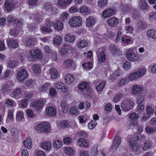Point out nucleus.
Instances as JSON below:
<instances>
[{
  "label": "nucleus",
  "mask_w": 156,
  "mask_h": 156,
  "mask_svg": "<svg viewBox=\"0 0 156 156\" xmlns=\"http://www.w3.org/2000/svg\"><path fill=\"white\" fill-rule=\"evenodd\" d=\"M135 47H132L127 50L126 53V57L128 60L131 62L138 61V56L135 53Z\"/></svg>",
  "instance_id": "nucleus-1"
},
{
  "label": "nucleus",
  "mask_w": 156,
  "mask_h": 156,
  "mask_svg": "<svg viewBox=\"0 0 156 156\" xmlns=\"http://www.w3.org/2000/svg\"><path fill=\"white\" fill-rule=\"evenodd\" d=\"M42 58V55L40 50H32L29 53L28 60L30 62L34 61L37 59H41Z\"/></svg>",
  "instance_id": "nucleus-2"
},
{
  "label": "nucleus",
  "mask_w": 156,
  "mask_h": 156,
  "mask_svg": "<svg viewBox=\"0 0 156 156\" xmlns=\"http://www.w3.org/2000/svg\"><path fill=\"white\" fill-rule=\"evenodd\" d=\"M68 23L71 27H80L82 25V19L78 16H73L69 20Z\"/></svg>",
  "instance_id": "nucleus-3"
},
{
  "label": "nucleus",
  "mask_w": 156,
  "mask_h": 156,
  "mask_svg": "<svg viewBox=\"0 0 156 156\" xmlns=\"http://www.w3.org/2000/svg\"><path fill=\"white\" fill-rule=\"evenodd\" d=\"M121 106L123 111H128L133 109L134 106V103L129 99L125 100L122 102Z\"/></svg>",
  "instance_id": "nucleus-4"
},
{
  "label": "nucleus",
  "mask_w": 156,
  "mask_h": 156,
  "mask_svg": "<svg viewBox=\"0 0 156 156\" xmlns=\"http://www.w3.org/2000/svg\"><path fill=\"white\" fill-rule=\"evenodd\" d=\"M27 73L24 69H19L17 73L16 78L20 82H23L27 77Z\"/></svg>",
  "instance_id": "nucleus-5"
},
{
  "label": "nucleus",
  "mask_w": 156,
  "mask_h": 156,
  "mask_svg": "<svg viewBox=\"0 0 156 156\" xmlns=\"http://www.w3.org/2000/svg\"><path fill=\"white\" fill-rule=\"evenodd\" d=\"M36 129L41 132L48 133L51 130V128L49 123L46 122L38 124L36 127Z\"/></svg>",
  "instance_id": "nucleus-6"
},
{
  "label": "nucleus",
  "mask_w": 156,
  "mask_h": 156,
  "mask_svg": "<svg viewBox=\"0 0 156 156\" xmlns=\"http://www.w3.org/2000/svg\"><path fill=\"white\" fill-rule=\"evenodd\" d=\"M44 102L43 100H34L31 102V106L37 111L42 109L44 106Z\"/></svg>",
  "instance_id": "nucleus-7"
},
{
  "label": "nucleus",
  "mask_w": 156,
  "mask_h": 156,
  "mask_svg": "<svg viewBox=\"0 0 156 156\" xmlns=\"http://www.w3.org/2000/svg\"><path fill=\"white\" fill-rule=\"evenodd\" d=\"M78 88L79 90L81 91L86 92V94L87 95L90 94L92 91L89 84L85 82L79 85L78 86Z\"/></svg>",
  "instance_id": "nucleus-8"
},
{
  "label": "nucleus",
  "mask_w": 156,
  "mask_h": 156,
  "mask_svg": "<svg viewBox=\"0 0 156 156\" xmlns=\"http://www.w3.org/2000/svg\"><path fill=\"white\" fill-rule=\"evenodd\" d=\"M109 49L112 55L116 57L119 56L122 52L121 51L115 44H111L109 46Z\"/></svg>",
  "instance_id": "nucleus-9"
},
{
  "label": "nucleus",
  "mask_w": 156,
  "mask_h": 156,
  "mask_svg": "<svg viewBox=\"0 0 156 156\" xmlns=\"http://www.w3.org/2000/svg\"><path fill=\"white\" fill-rule=\"evenodd\" d=\"M129 148L134 152L138 151L141 147L132 138H130L128 141Z\"/></svg>",
  "instance_id": "nucleus-10"
},
{
  "label": "nucleus",
  "mask_w": 156,
  "mask_h": 156,
  "mask_svg": "<svg viewBox=\"0 0 156 156\" xmlns=\"http://www.w3.org/2000/svg\"><path fill=\"white\" fill-rule=\"evenodd\" d=\"M119 19L115 17H112L109 18L107 21L108 26L112 27L117 26L119 23Z\"/></svg>",
  "instance_id": "nucleus-11"
},
{
  "label": "nucleus",
  "mask_w": 156,
  "mask_h": 156,
  "mask_svg": "<svg viewBox=\"0 0 156 156\" xmlns=\"http://www.w3.org/2000/svg\"><path fill=\"white\" fill-rule=\"evenodd\" d=\"M121 142V137L117 135H116L114 138L111 149L113 151L116 150L119 147Z\"/></svg>",
  "instance_id": "nucleus-12"
},
{
  "label": "nucleus",
  "mask_w": 156,
  "mask_h": 156,
  "mask_svg": "<svg viewBox=\"0 0 156 156\" xmlns=\"http://www.w3.org/2000/svg\"><path fill=\"white\" fill-rule=\"evenodd\" d=\"M6 41L8 47L10 48H16L18 46V41L16 40L8 39Z\"/></svg>",
  "instance_id": "nucleus-13"
},
{
  "label": "nucleus",
  "mask_w": 156,
  "mask_h": 156,
  "mask_svg": "<svg viewBox=\"0 0 156 156\" xmlns=\"http://www.w3.org/2000/svg\"><path fill=\"white\" fill-rule=\"evenodd\" d=\"M13 97L15 99L20 98L22 95V90L21 88L18 87L13 90L12 92Z\"/></svg>",
  "instance_id": "nucleus-14"
},
{
  "label": "nucleus",
  "mask_w": 156,
  "mask_h": 156,
  "mask_svg": "<svg viewBox=\"0 0 156 156\" xmlns=\"http://www.w3.org/2000/svg\"><path fill=\"white\" fill-rule=\"evenodd\" d=\"M4 5L6 10L8 11L11 10L15 6L14 2L12 0H6Z\"/></svg>",
  "instance_id": "nucleus-15"
},
{
  "label": "nucleus",
  "mask_w": 156,
  "mask_h": 156,
  "mask_svg": "<svg viewBox=\"0 0 156 156\" xmlns=\"http://www.w3.org/2000/svg\"><path fill=\"white\" fill-rule=\"evenodd\" d=\"M145 90L142 86L139 85H134L132 88V94L134 95L138 94L141 91L144 92Z\"/></svg>",
  "instance_id": "nucleus-16"
},
{
  "label": "nucleus",
  "mask_w": 156,
  "mask_h": 156,
  "mask_svg": "<svg viewBox=\"0 0 156 156\" xmlns=\"http://www.w3.org/2000/svg\"><path fill=\"white\" fill-rule=\"evenodd\" d=\"M56 112V109L53 106H49L47 107L46 108V114L48 116H54L55 115Z\"/></svg>",
  "instance_id": "nucleus-17"
},
{
  "label": "nucleus",
  "mask_w": 156,
  "mask_h": 156,
  "mask_svg": "<svg viewBox=\"0 0 156 156\" xmlns=\"http://www.w3.org/2000/svg\"><path fill=\"white\" fill-rule=\"evenodd\" d=\"M41 147L46 151H49L51 149V144L50 142L44 141L41 143Z\"/></svg>",
  "instance_id": "nucleus-18"
},
{
  "label": "nucleus",
  "mask_w": 156,
  "mask_h": 156,
  "mask_svg": "<svg viewBox=\"0 0 156 156\" xmlns=\"http://www.w3.org/2000/svg\"><path fill=\"white\" fill-rule=\"evenodd\" d=\"M114 14V11L113 10L110 8H108L105 9L102 13L103 16L105 18H107L112 16Z\"/></svg>",
  "instance_id": "nucleus-19"
},
{
  "label": "nucleus",
  "mask_w": 156,
  "mask_h": 156,
  "mask_svg": "<svg viewBox=\"0 0 156 156\" xmlns=\"http://www.w3.org/2000/svg\"><path fill=\"white\" fill-rule=\"evenodd\" d=\"M152 146V144L149 140H146L141 146V148L144 151H147L150 149Z\"/></svg>",
  "instance_id": "nucleus-20"
},
{
  "label": "nucleus",
  "mask_w": 156,
  "mask_h": 156,
  "mask_svg": "<svg viewBox=\"0 0 156 156\" xmlns=\"http://www.w3.org/2000/svg\"><path fill=\"white\" fill-rule=\"evenodd\" d=\"M77 143L80 146L87 148L88 147L89 143L88 141L85 139L80 138L77 140Z\"/></svg>",
  "instance_id": "nucleus-21"
},
{
  "label": "nucleus",
  "mask_w": 156,
  "mask_h": 156,
  "mask_svg": "<svg viewBox=\"0 0 156 156\" xmlns=\"http://www.w3.org/2000/svg\"><path fill=\"white\" fill-rule=\"evenodd\" d=\"M65 83L67 84H70L72 83L74 80V78L73 76L70 74L68 73L64 77Z\"/></svg>",
  "instance_id": "nucleus-22"
},
{
  "label": "nucleus",
  "mask_w": 156,
  "mask_h": 156,
  "mask_svg": "<svg viewBox=\"0 0 156 156\" xmlns=\"http://www.w3.org/2000/svg\"><path fill=\"white\" fill-rule=\"evenodd\" d=\"M102 49L101 48L99 49V51H102ZM97 53L98 56V61L101 62H104L106 59V56L104 52L102 51L99 53L97 51Z\"/></svg>",
  "instance_id": "nucleus-23"
},
{
  "label": "nucleus",
  "mask_w": 156,
  "mask_h": 156,
  "mask_svg": "<svg viewBox=\"0 0 156 156\" xmlns=\"http://www.w3.org/2000/svg\"><path fill=\"white\" fill-rule=\"evenodd\" d=\"M95 23V19L92 16H90L86 20V26L88 27H91L94 25Z\"/></svg>",
  "instance_id": "nucleus-24"
},
{
  "label": "nucleus",
  "mask_w": 156,
  "mask_h": 156,
  "mask_svg": "<svg viewBox=\"0 0 156 156\" xmlns=\"http://www.w3.org/2000/svg\"><path fill=\"white\" fill-rule=\"evenodd\" d=\"M64 38L66 41L69 43H73L76 40L75 36L69 34H66Z\"/></svg>",
  "instance_id": "nucleus-25"
},
{
  "label": "nucleus",
  "mask_w": 156,
  "mask_h": 156,
  "mask_svg": "<svg viewBox=\"0 0 156 156\" xmlns=\"http://www.w3.org/2000/svg\"><path fill=\"white\" fill-rule=\"evenodd\" d=\"M50 75L53 79H55L58 77V72L57 69L54 68H51L49 70Z\"/></svg>",
  "instance_id": "nucleus-26"
},
{
  "label": "nucleus",
  "mask_w": 156,
  "mask_h": 156,
  "mask_svg": "<svg viewBox=\"0 0 156 156\" xmlns=\"http://www.w3.org/2000/svg\"><path fill=\"white\" fill-rule=\"evenodd\" d=\"M24 119V114L23 111L18 110L16 113V119L17 122H20Z\"/></svg>",
  "instance_id": "nucleus-27"
},
{
  "label": "nucleus",
  "mask_w": 156,
  "mask_h": 156,
  "mask_svg": "<svg viewBox=\"0 0 156 156\" xmlns=\"http://www.w3.org/2000/svg\"><path fill=\"white\" fill-rule=\"evenodd\" d=\"M121 42H124L127 44H131L133 42L132 38L130 36L125 35L122 37Z\"/></svg>",
  "instance_id": "nucleus-28"
},
{
  "label": "nucleus",
  "mask_w": 156,
  "mask_h": 156,
  "mask_svg": "<svg viewBox=\"0 0 156 156\" xmlns=\"http://www.w3.org/2000/svg\"><path fill=\"white\" fill-rule=\"evenodd\" d=\"M147 27V24L144 22L140 21L138 22L137 23V28L140 30H144Z\"/></svg>",
  "instance_id": "nucleus-29"
},
{
  "label": "nucleus",
  "mask_w": 156,
  "mask_h": 156,
  "mask_svg": "<svg viewBox=\"0 0 156 156\" xmlns=\"http://www.w3.org/2000/svg\"><path fill=\"white\" fill-rule=\"evenodd\" d=\"M58 5L59 8L62 9H66L69 5L65 0H58Z\"/></svg>",
  "instance_id": "nucleus-30"
},
{
  "label": "nucleus",
  "mask_w": 156,
  "mask_h": 156,
  "mask_svg": "<svg viewBox=\"0 0 156 156\" xmlns=\"http://www.w3.org/2000/svg\"><path fill=\"white\" fill-rule=\"evenodd\" d=\"M88 44V41L83 40L78 41L77 43L76 46L80 48H82L86 47Z\"/></svg>",
  "instance_id": "nucleus-31"
},
{
  "label": "nucleus",
  "mask_w": 156,
  "mask_h": 156,
  "mask_svg": "<svg viewBox=\"0 0 156 156\" xmlns=\"http://www.w3.org/2000/svg\"><path fill=\"white\" fill-rule=\"evenodd\" d=\"M129 82L128 79L127 78L125 77L120 80L117 84V86L119 87H121L128 84Z\"/></svg>",
  "instance_id": "nucleus-32"
},
{
  "label": "nucleus",
  "mask_w": 156,
  "mask_h": 156,
  "mask_svg": "<svg viewBox=\"0 0 156 156\" xmlns=\"http://www.w3.org/2000/svg\"><path fill=\"white\" fill-rule=\"evenodd\" d=\"M23 146L26 148L29 149L32 147V140L30 138L26 139L23 142Z\"/></svg>",
  "instance_id": "nucleus-33"
},
{
  "label": "nucleus",
  "mask_w": 156,
  "mask_h": 156,
  "mask_svg": "<svg viewBox=\"0 0 156 156\" xmlns=\"http://www.w3.org/2000/svg\"><path fill=\"white\" fill-rule=\"evenodd\" d=\"M51 83H50L47 82L43 85L39 89V91L41 92H45L47 91L51 87Z\"/></svg>",
  "instance_id": "nucleus-34"
},
{
  "label": "nucleus",
  "mask_w": 156,
  "mask_h": 156,
  "mask_svg": "<svg viewBox=\"0 0 156 156\" xmlns=\"http://www.w3.org/2000/svg\"><path fill=\"white\" fill-rule=\"evenodd\" d=\"M139 6L141 10H145L148 8V4L145 0H140L139 3Z\"/></svg>",
  "instance_id": "nucleus-35"
},
{
  "label": "nucleus",
  "mask_w": 156,
  "mask_h": 156,
  "mask_svg": "<svg viewBox=\"0 0 156 156\" xmlns=\"http://www.w3.org/2000/svg\"><path fill=\"white\" fill-rule=\"evenodd\" d=\"M90 107V104L89 102H80L78 105V108L80 110L84 108L87 109Z\"/></svg>",
  "instance_id": "nucleus-36"
},
{
  "label": "nucleus",
  "mask_w": 156,
  "mask_h": 156,
  "mask_svg": "<svg viewBox=\"0 0 156 156\" xmlns=\"http://www.w3.org/2000/svg\"><path fill=\"white\" fill-rule=\"evenodd\" d=\"M23 42L26 46H30L34 44V40L33 38H27L24 40Z\"/></svg>",
  "instance_id": "nucleus-37"
},
{
  "label": "nucleus",
  "mask_w": 156,
  "mask_h": 156,
  "mask_svg": "<svg viewBox=\"0 0 156 156\" xmlns=\"http://www.w3.org/2000/svg\"><path fill=\"white\" fill-rule=\"evenodd\" d=\"M53 144L55 149H58L62 146V142L59 140H56L53 142Z\"/></svg>",
  "instance_id": "nucleus-38"
},
{
  "label": "nucleus",
  "mask_w": 156,
  "mask_h": 156,
  "mask_svg": "<svg viewBox=\"0 0 156 156\" xmlns=\"http://www.w3.org/2000/svg\"><path fill=\"white\" fill-rule=\"evenodd\" d=\"M33 72L36 74L40 73L41 69L40 66L37 64H35L32 66Z\"/></svg>",
  "instance_id": "nucleus-39"
},
{
  "label": "nucleus",
  "mask_w": 156,
  "mask_h": 156,
  "mask_svg": "<svg viewBox=\"0 0 156 156\" xmlns=\"http://www.w3.org/2000/svg\"><path fill=\"white\" fill-rule=\"evenodd\" d=\"M61 106L62 108L63 112L64 113H66L68 107L66 101L65 100L62 101L61 103Z\"/></svg>",
  "instance_id": "nucleus-40"
},
{
  "label": "nucleus",
  "mask_w": 156,
  "mask_h": 156,
  "mask_svg": "<svg viewBox=\"0 0 156 156\" xmlns=\"http://www.w3.org/2000/svg\"><path fill=\"white\" fill-rule=\"evenodd\" d=\"M127 79L129 82L135 80L138 78L135 72L130 73L128 76Z\"/></svg>",
  "instance_id": "nucleus-41"
},
{
  "label": "nucleus",
  "mask_w": 156,
  "mask_h": 156,
  "mask_svg": "<svg viewBox=\"0 0 156 156\" xmlns=\"http://www.w3.org/2000/svg\"><path fill=\"white\" fill-rule=\"evenodd\" d=\"M54 27L57 30H62L63 28V24L60 21H57Z\"/></svg>",
  "instance_id": "nucleus-42"
},
{
  "label": "nucleus",
  "mask_w": 156,
  "mask_h": 156,
  "mask_svg": "<svg viewBox=\"0 0 156 156\" xmlns=\"http://www.w3.org/2000/svg\"><path fill=\"white\" fill-rule=\"evenodd\" d=\"M147 35L151 38L156 39V31L154 30H149L147 32Z\"/></svg>",
  "instance_id": "nucleus-43"
},
{
  "label": "nucleus",
  "mask_w": 156,
  "mask_h": 156,
  "mask_svg": "<svg viewBox=\"0 0 156 156\" xmlns=\"http://www.w3.org/2000/svg\"><path fill=\"white\" fill-rule=\"evenodd\" d=\"M64 151L65 154L70 156L73 154L74 151L73 148L69 147H65L64 148Z\"/></svg>",
  "instance_id": "nucleus-44"
},
{
  "label": "nucleus",
  "mask_w": 156,
  "mask_h": 156,
  "mask_svg": "<svg viewBox=\"0 0 156 156\" xmlns=\"http://www.w3.org/2000/svg\"><path fill=\"white\" fill-rule=\"evenodd\" d=\"M62 37L59 36H57L53 40V43L54 45H59L62 42Z\"/></svg>",
  "instance_id": "nucleus-45"
},
{
  "label": "nucleus",
  "mask_w": 156,
  "mask_h": 156,
  "mask_svg": "<svg viewBox=\"0 0 156 156\" xmlns=\"http://www.w3.org/2000/svg\"><path fill=\"white\" fill-rule=\"evenodd\" d=\"M146 90H144V92L139 96L137 99V102L138 104H143L142 103L143 102L144 100V96L146 94Z\"/></svg>",
  "instance_id": "nucleus-46"
},
{
  "label": "nucleus",
  "mask_w": 156,
  "mask_h": 156,
  "mask_svg": "<svg viewBox=\"0 0 156 156\" xmlns=\"http://www.w3.org/2000/svg\"><path fill=\"white\" fill-rule=\"evenodd\" d=\"M136 111L139 113L143 114L144 111V106L143 104H138Z\"/></svg>",
  "instance_id": "nucleus-47"
},
{
  "label": "nucleus",
  "mask_w": 156,
  "mask_h": 156,
  "mask_svg": "<svg viewBox=\"0 0 156 156\" xmlns=\"http://www.w3.org/2000/svg\"><path fill=\"white\" fill-rule=\"evenodd\" d=\"M7 107H12L16 105V103L14 101L10 99H7L5 101Z\"/></svg>",
  "instance_id": "nucleus-48"
},
{
  "label": "nucleus",
  "mask_w": 156,
  "mask_h": 156,
  "mask_svg": "<svg viewBox=\"0 0 156 156\" xmlns=\"http://www.w3.org/2000/svg\"><path fill=\"white\" fill-rule=\"evenodd\" d=\"M68 124L66 121H61L58 122V126L61 129H65L68 127Z\"/></svg>",
  "instance_id": "nucleus-49"
},
{
  "label": "nucleus",
  "mask_w": 156,
  "mask_h": 156,
  "mask_svg": "<svg viewBox=\"0 0 156 156\" xmlns=\"http://www.w3.org/2000/svg\"><path fill=\"white\" fill-rule=\"evenodd\" d=\"M69 112L71 114L76 115L79 114L77 107L76 106H73L70 108Z\"/></svg>",
  "instance_id": "nucleus-50"
},
{
  "label": "nucleus",
  "mask_w": 156,
  "mask_h": 156,
  "mask_svg": "<svg viewBox=\"0 0 156 156\" xmlns=\"http://www.w3.org/2000/svg\"><path fill=\"white\" fill-rule=\"evenodd\" d=\"M90 10L86 6L81 7L79 9V12L82 14L86 13L87 14L90 12Z\"/></svg>",
  "instance_id": "nucleus-51"
},
{
  "label": "nucleus",
  "mask_w": 156,
  "mask_h": 156,
  "mask_svg": "<svg viewBox=\"0 0 156 156\" xmlns=\"http://www.w3.org/2000/svg\"><path fill=\"white\" fill-rule=\"evenodd\" d=\"M10 88L9 85L5 84L2 85L1 90L3 93H5L10 90Z\"/></svg>",
  "instance_id": "nucleus-52"
},
{
  "label": "nucleus",
  "mask_w": 156,
  "mask_h": 156,
  "mask_svg": "<svg viewBox=\"0 0 156 156\" xmlns=\"http://www.w3.org/2000/svg\"><path fill=\"white\" fill-rule=\"evenodd\" d=\"M146 70L145 69L142 68L138 71L135 72L138 78L142 76L146 73Z\"/></svg>",
  "instance_id": "nucleus-53"
},
{
  "label": "nucleus",
  "mask_w": 156,
  "mask_h": 156,
  "mask_svg": "<svg viewBox=\"0 0 156 156\" xmlns=\"http://www.w3.org/2000/svg\"><path fill=\"white\" fill-rule=\"evenodd\" d=\"M69 16V14L67 12H64L61 14L60 18L61 20L65 21L68 18Z\"/></svg>",
  "instance_id": "nucleus-54"
},
{
  "label": "nucleus",
  "mask_w": 156,
  "mask_h": 156,
  "mask_svg": "<svg viewBox=\"0 0 156 156\" xmlns=\"http://www.w3.org/2000/svg\"><path fill=\"white\" fill-rule=\"evenodd\" d=\"M145 130L148 133H155L156 131V129L154 127L148 126L146 127Z\"/></svg>",
  "instance_id": "nucleus-55"
},
{
  "label": "nucleus",
  "mask_w": 156,
  "mask_h": 156,
  "mask_svg": "<svg viewBox=\"0 0 156 156\" xmlns=\"http://www.w3.org/2000/svg\"><path fill=\"white\" fill-rule=\"evenodd\" d=\"M125 96V94H119L117 95H115L114 97L113 101L114 102H117L120 100L121 98H122Z\"/></svg>",
  "instance_id": "nucleus-56"
},
{
  "label": "nucleus",
  "mask_w": 156,
  "mask_h": 156,
  "mask_svg": "<svg viewBox=\"0 0 156 156\" xmlns=\"http://www.w3.org/2000/svg\"><path fill=\"white\" fill-rule=\"evenodd\" d=\"M55 24V22L50 19H47L46 21V24L48 27H53Z\"/></svg>",
  "instance_id": "nucleus-57"
},
{
  "label": "nucleus",
  "mask_w": 156,
  "mask_h": 156,
  "mask_svg": "<svg viewBox=\"0 0 156 156\" xmlns=\"http://www.w3.org/2000/svg\"><path fill=\"white\" fill-rule=\"evenodd\" d=\"M73 60L70 59H68L64 61V65L67 67H71L73 64Z\"/></svg>",
  "instance_id": "nucleus-58"
},
{
  "label": "nucleus",
  "mask_w": 156,
  "mask_h": 156,
  "mask_svg": "<svg viewBox=\"0 0 156 156\" xmlns=\"http://www.w3.org/2000/svg\"><path fill=\"white\" fill-rule=\"evenodd\" d=\"M108 0H98V4L100 7L105 6L107 4Z\"/></svg>",
  "instance_id": "nucleus-59"
},
{
  "label": "nucleus",
  "mask_w": 156,
  "mask_h": 156,
  "mask_svg": "<svg viewBox=\"0 0 156 156\" xmlns=\"http://www.w3.org/2000/svg\"><path fill=\"white\" fill-rule=\"evenodd\" d=\"M120 75L119 72L118 71L116 70L114 73L111 75L109 79L111 80H114L116 79Z\"/></svg>",
  "instance_id": "nucleus-60"
},
{
  "label": "nucleus",
  "mask_w": 156,
  "mask_h": 156,
  "mask_svg": "<svg viewBox=\"0 0 156 156\" xmlns=\"http://www.w3.org/2000/svg\"><path fill=\"white\" fill-rule=\"evenodd\" d=\"M98 145L95 144L92 147L91 154L94 156H97L98 154Z\"/></svg>",
  "instance_id": "nucleus-61"
},
{
  "label": "nucleus",
  "mask_w": 156,
  "mask_h": 156,
  "mask_svg": "<svg viewBox=\"0 0 156 156\" xmlns=\"http://www.w3.org/2000/svg\"><path fill=\"white\" fill-rule=\"evenodd\" d=\"M64 83L62 82L58 81L54 83L53 85L54 86V87L56 89L58 90H60L61 88L62 87Z\"/></svg>",
  "instance_id": "nucleus-62"
},
{
  "label": "nucleus",
  "mask_w": 156,
  "mask_h": 156,
  "mask_svg": "<svg viewBox=\"0 0 156 156\" xmlns=\"http://www.w3.org/2000/svg\"><path fill=\"white\" fill-rule=\"evenodd\" d=\"M63 142L65 144H70L72 142V139L69 137L65 136L63 139Z\"/></svg>",
  "instance_id": "nucleus-63"
},
{
  "label": "nucleus",
  "mask_w": 156,
  "mask_h": 156,
  "mask_svg": "<svg viewBox=\"0 0 156 156\" xmlns=\"http://www.w3.org/2000/svg\"><path fill=\"white\" fill-rule=\"evenodd\" d=\"M43 50L45 53L48 54L52 52L51 49L48 45H44L43 46Z\"/></svg>",
  "instance_id": "nucleus-64"
}]
</instances>
